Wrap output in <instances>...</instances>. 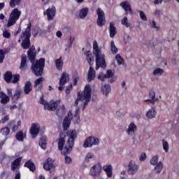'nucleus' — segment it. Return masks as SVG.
Segmentation results:
<instances>
[{"mask_svg":"<svg viewBox=\"0 0 179 179\" xmlns=\"http://www.w3.org/2000/svg\"><path fill=\"white\" fill-rule=\"evenodd\" d=\"M67 136L69 138L67 141V145H65V138L66 136L63 133L60 134V138L58 139V149L61 150L62 155H69L73 147L75 140L76 139V131L70 130L67 131Z\"/></svg>","mask_w":179,"mask_h":179,"instance_id":"nucleus-1","label":"nucleus"},{"mask_svg":"<svg viewBox=\"0 0 179 179\" xmlns=\"http://www.w3.org/2000/svg\"><path fill=\"white\" fill-rule=\"evenodd\" d=\"M28 58L31 61V71L36 76H42L44 72V66L45 65V59L41 58L39 60H36L34 63V59H36V48L31 46L27 52Z\"/></svg>","mask_w":179,"mask_h":179,"instance_id":"nucleus-2","label":"nucleus"},{"mask_svg":"<svg viewBox=\"0 0 179 179\" xmlns=\"http://www.w3.org/2000/svg\"><path fill=\"white\" fill-rule=\"evenodd\" d=\"M90 100H92V89H90V85H87L82 92L78 93V98L74 103L75 107H77L75 115L76 117L79 115V110H80V107H78V104L80 103V104L83 106V110H85Z\"/></svg>","mask_w":179,"mask_h":179,"instance_id":"nucleus-3","label":"nucleus"},{"mask_svg":"<svg viewBox=\"0 0 179 179\" xmlns=\"http://www.w3.org/2000/svg\"><path fill=\"white\" fill-rule=\"evenodd\" d=\"M93 54L96 57V68L95 69L98 71L99 68H103L105 69L107 65L106 64V59L104 58V54L101 52V49L99 48V44L97 41H94L93 42Z\"/></svg>","mask_w":179,"mask_h":179,"instance_id":"nucleus-4","label":"nucleus"},{"mask_svg":"<svg viewBox=\"0 0 179 179\" xmlns=\"http://www.w3.org/2000/svg\"><path fill=\"white\" fill-rule=\"evenodd\" d=\"M30 30H31V23L28 24L27 28L24 31H23L20 36V38H22L21 45L24 50H27L30 48Z\"/></svg>","mask_w":179,"mask_h":179,"instance_id":"nucleus-5","label":"nucleus"},{"mask_svg":"<svg viewBox=\"0 0 179 179\" xmlns=\"http://www.w3.org/2000/svg\"><path fill=\"white\" fill-rule=\"evenodd\" d=\"M39 103L44 106V110H48L49 111H55L57 107H58V101H50V103H49L44 99L43 94L40 97Z\"/></svg>","mask_w":179,"mask_h":179,"instance_id":"nucleus-6","label":"nucleus"},{"mask_svg":"<svg viewBox=\"0 0 179 179\" xmlns=\"http://www.w3.org/2000/svg\"><path fill=\"white\" fill-rule=\"evenodd\" d=\"M20 15H22V12L17 8H15L10 15L8 20L7 27H10V26H13V24L16 23V21L19 20Z\"/></svg>","mask_w":179,"mask_h":179,"instance_id":"nucleus-7","label":"nucleus"},{"mask_svg":"<svg viewBox=\"0 0 179 179\" xmlns=\"http://www.w3.org/2000/svg\"><path fill=\"white\" fill-rule=\"evenodd\" d=\"M96 15L98 18L96 20L97 26L99 27H103L106 24V16L104 15V11L100 8L96 10Z\"/></svg>","mask_w":179,"mask_h":179,"instance_id":"nucleus-8","label":"nucleus"},{"mask_svg":"<svg viewBox=\"0 0 179 179\" xmlns=\"http://www.w3.org/2000/svg\"><path fill=\"white\" fill-rule=\"evenodd\" d=\"M99 143L100 140L99 138L92 136L88 137L84 142L83 148L86 149L87 148H92V146H97V145H99Z\"/></svg>","mask_w":179,"mask_h":179,"instance_id":"nucleus-9","label":"nucleus"},{"mask_svg":"<svg viewBox=\"0 0 179 179\" xmlns=\"http://www.w3.org/2000/svg\"><path fill=\"white\" fill-rule=\"evenodd\" d=\"M100 173H101V164L98 162L91 167L90 174L92 177H94V179H96V177H99Z\"/></svg>","mask_w":179,"mask_h":179,"instance_id":"nucleus-10","label":"nucleus"},{"mask_svg":"<svg viewBox=\"0 0 179 179\" xmlns=\"http://www.w3.org/2000/svg\"><path fill=\"white\" fill-rule=\"evenodd\" d=\"M139 170V165L136 164V162L134 160H131L128 164V173L130 176H134L136 174Z\"/></svg>","mask_w":179,"mask_h":179,"instance_id":"nucleus-11","label":"nucleus"},{"mask_svg":"<svg viewBox=\"0 0 179 179\" xmlns=\"http://www.w3.org/2000/svg\"><path fill=\"white\" fill-rule=\"evenodd\" d=\"M68 82H69V74L66 72H63L59 82V90H62V89H64V86H65Z\"/></svg>","mask_w":179,"mask_h":179,"instance_id":"nucleus-12","label":"nucleus"},{"mask_svg":"<svg viewBox=\"0 0 179 179\" xmlns=\"http://www.w3.org/2000/svg\"><path fill=\"white\" fill-rule=\"evenodd\" d=\"M120 6L122 8V9H124L126 15H130L131 16L134 15V11L132 10L129 1H124L120 3Z\"/></svg>","mask_w":179,"mask_h":179,"instance_id":"nucleus-13","label":"nucleus"},{"mask_svg":"<svg viewBox=\"0 0 179 179\" xmlns=\"http://www.w3.org/2000/svg\"><path fill=\"white\" fill-rule=\"evenodd\" d=\"M40 128H41V127L38 123H33L31 124V127L30 129V134L33 138H37V136L38 135V134L40 132Z\"/></svg>","mask_w":179,"mask_h":179,"instance_id":"nucleus-14","label":"nucleus"},{"mask_svg":"<svg viewBox=\"0 0 179 179\" xmlns=\"http://www.w3.org/2000/svg\"><path fill=\"white\" fill-rule=\"evenodd\" d=\"M72 117V112L69 111L68 115L64 118L63 122V129L64 131H67L71 125V120Z\"/></svg>","mask_w":179,"mask_h":179,"instance_id":"nucleus-15","label":"nucleus"},{"mask_svg":"<svg viewBox=\"0 0 179 179\" xmlns=\"http://www.w3.org/2000/svg\"><path fill=\"white\" fill-rule=\"evenodd\" d=\"M55 7L52 6L51 8H48L45 12L43 13V15H47L48 20H52L55 17L56 13Z\"/></svg>","mask_w":179,"mask_h":179,"instance_id":"nucleus-16","label":"nucleus"},{"mask_svg":"<svg viewBox=\"0 0 179 179\" xmlns=\"http://www.w3.org/2000/svg\"><path fill=\"white\" fill-rule=\"evenodd\" d=\"M22 157H19L18 158H16L14 161L11 162L10 165V170L11 171H15V170H17L19 167H20V163H22Z\"/></svg>","mask_w":179,"mask_h":179,"instance_id":"nucleus-17","label":"nucleus"},{"mask_svg":"<svg viewBox=\"0 0 179 179\" xmlns=\"http://www.w3.org/2000/svg\"><path fill=\"white\" fill-rule=\"evenodd\" d=\"M138 129V127H136V124L135 123L131 122L129 124L128 129L127 130V134L129 135L130 136H132V135L135 134V132H136Z\"/></svg>","mask_w":179,"mask_h":179,"instance_id":"nucleus-18","label":"nucleus"},{"mask_svg":"<svg viewBox=\"0 0 179 179\" xmlns=\"http://www.w3.org/2000/svg\"><path fill=\"white\" fill-rule=\"evenodd\" d=\"M43 82H44V78L41 77L37 78L34 82V87L36 89L37 92L43 89Z\"/></svg>","mask_w":179,"mask_h":179,"instance_id":"nucleus-19","label":"nucleus"},{"mask_svg":"<svg viewBox=\"0 0 179 179\" xmlns=\"http://www.w3.org/2000/svg\"><path fill=\"white\" fill-rule=\"evenodd\" d=\"M95 78H96V71H94V69H93V67L90 66L87 73V82H92V80H93Z\"/></svg>","mask_w":179,"mask_h":179,"instance_id":"nucleus-20","label":"nucleus"},{"mask_svg":"<svg viewBox=\"0 0 179 179\" xmlns=\"http://www.w3.org/2000/svg\"><path fill=\"white\" fill-rule=\"evenodd\" d=\"M43 169H45L46 171H50V169H54V164H52V159L51 158H48L47 162L44 163Z\"/></svg>","mask_w":179,"mask_h":179,"instance_id":"nucleus-21","label":"nucleus"},{"mask_svg":"<svg viewBox=\"0 0 179 179\" xmlns=\"http://www.w3.org/2000/svg\"><path fill=\"white\" fill-rule=\"evenodd\" d=\"M103 169L106 173L107 177L109 178L113 177V166L111 165H105L103 166Z\"/></svg>","mask_w":179,"mask_h":179,"instance_id":"nucleus-22","label":"nucleus"},{"mask_svg":"<svg viewBox=\"0 0 179 179\" xmlns=\"http://www.w3.org/2000/svg\"><path fill=\"white\" fill-rule=\"evenodd\" d=\"M0 99H1L0 101L1 104H8V103H9V101L10 100L9 96L8 95H6L3 92H0Z\"/></svg>","mask_w":179,"mask_h":179,"instance_id":"nucleus-23","label":"nucleus"},{"mask_svg":"<svg viewBox=\"0 0 179 179\" xmlns=\"http://www.w3.org/2000/svg\"><path fill=\"white\" fill-rule=\"evenodd\" d=\"M109 31L110 37L112 38L115 36V34H117V29H115V27L114 26V22L110 23Z\"/></svg>","mask_w":179,"mask_h":179,"instance_id":"nucleus-24","label":"nucleus"},{"mask_svg":"<svg viewBox=\"0 0 179 179\" xmlns=\"http://www.w3.org/2000/svg\"><path fill=\"white\" fill-rule=\"evenodd\" d=\"M55 66L58 71H62V66H64V60H62V57H59L55 60Z\"/></svg>","mask_w":179,"mask_h":179,"instance_id":"nucleus-25","label":"nucleus"},{"mask_svg":"<svg viewBox=\"0 0 179 179\" xmlns=\"http://www.w3.org/2000/svg\"><path fill=\"white\" fill-rule=\"evenodd\" d=\"M87 13H89V8H82L80 10V12H78V16L80 19H85V17L87 16Z\"/></svg>","mask_w":179,"mask_h":179,"instance_id":"nucleus-26","label":"nucleus"},{"mask_svg":"<svg viewBox=\"0 0 179 179\" xmlns=\"http://www.w3.org/2000/svg\"><path fill=\"white\" fill-rule=\"evenodd\" d=\"M147 118L149 120H152V118L156 117V110L155 108L150 109L146 113Z\"/></svg>","mask_w":179,"mask_h":179,"instance_id":"nucleus-27","label":"nucleus"},{"mask_svg":"<svg viewBox=\"0 0 179 179\" xmlns=\"http://www.w3.org/2000/svg\"><path fill=\"white\" fill-rule=\"evenodd\" d=\"M31 90H32L31 83L30 81H28L25 83V85L24 87V94H29V93H30Z\"/></svg>","mask_w":179,"mask_h":179,"instance_id":"nucleus-28","label":"nucleus"},{"mask_svg":"<svg viewBox=\"0 0 179 179\" xmlns=\"http://www.w3.org/2000/svg\"><path fill=\"white\" fill-rule=\"evenodd\" d=\"M46 145H47V137L43 136L42 138H41L39 141V146H41V149H43V150H45Z\"/></svg>","mask_w":179,"mask_h":179,"instance_id":"nucleus-29","label":"nucleus"},{"mask_svg":"<svg viewBox=\"0 0 179 179\" xmlns=\"http://www.w3.org/2000/svg\"><path fill=\"white\" fill-rule=\"evenodd\" d=\"M111 92V87L108 84H106L103 86H102V93L103 94H105V96H107L108 93Z\"/></svg>","mask_w":179,"mask_h":179,"instance_id":"nucleus-30","label":"nucleus"},{"mask_svg":"<svg viewBox=\"0 0 179 179\" xmlns=\"http://www.w3.org/2000/svg\"><path fill=\"white\" fill-rule=\"evenodd\" d=\"M12 78H13V76H12V72H10V71H7L4 74V80L7 83H10V82H12Z\"/></svg>","mask_w":179,"mask_h":179,"instance_id":"nucleus-31","label":"nucleus"},{"mask_svg":"<svg viewBox=\"0 0 179 179\" xmlns=\"http://www.w3.org/2000/svg\"><path fill=\"white\" fill-rule=\"evenodd\" d=\"M85 55H86V59L89 65L92 66V65H93L92 64V61L93 59V56L92 55V52H90V51H87V52H85Z\"/></svg>","mask_w":179,"mask_h":179,"instance_id":"nucleus-32","label":"nucleus"},{"mask_svg":"<svg viewBox=\"0 0 179 179\" xmlns=\"http://www.w3.org/2000/svg\"><path fill=\"white\" fill-rule=\"evenodd\" d=\"M164 73V70H163L162 69L156 68L154 69L152 72V75H154V76H162Z\"/></svg>","mask_w":179,"mask_h":179,"instance_id":"nucleus-33","label":"nucleus"},{"mask_svg":"<svg viewBox=\"0 0 179 179\" xmlns=\"http://www.w3.org/2000/svg\"><path fill=\"white\" fill-rule=\"evenodd\" d=\"M149 96L150 99H151V100H150V103H152V104H155V103L157 101V99H156V92H155L153 90H151L150 91Z\"/></svg>","mask_w":179,"mask_h":179,"instance_id":"nucleus-34","label":"nucleus"},{"mask_svg":"<svg viewBox=\"0 0 179 179\" xmlns=\"http://www.w3.org/2000/svg\"><path fill=\"white\" fill-rule=\"evenodd\" d=\"M24 167H27L31 171H34L36 170V166H34V164L31 162V160L26 162L24 164Z\"/></svg>","mask_w":179,"mask_h":179,"instance_id":"nucleus-35","label":"nucleus"},{"mask_svg":"<svg viewBox=\"0 0 179 179\" xmlns=\"http://www.w3.org/2000/svg\"><path fill=\"white\" fill-rule=\"evenodd\" d=\"M162 170H163V164H162V162H159L156 164L154 171L157 174H159V173L162 172Z\"/></svg>","mask_w":179,"mask_h":179,"instance_id":"nucleus-36","label":"nucleus"},{"mask_svg":"<svg viewBox=\"0 0 179 179\" xmlns=\"http://www.w3.org/2000/svg\"><path fill=\"white\" fill-rule=\"evenodd\" d=\"M57 115H58L59 118H62L63 115H65V106L63 105L59 108L57 111Z\"/></svg>","mask_w":179,"mask_h":179,"instance_id":"nucleus-37","label":"nucleus"},{"mask_svg":"<svg viewBox=\"0 0 179 179\" xmlns=\"http://www.w3.org/2000/svg\"><path fill=\"white\" fill-rule=\"evenodd\" d=\"M15 138L17 140H18L20 142H23L24 138H26V134H24L22 131H19L16 136Z\"/></svg>","mask_w":179,"mask_h":179,"instance_id":"nucleus-38","label":"nucleus"},{"mask_svg":"<svg viewBox=\"0 0 179 179\" xmlns=\"http://www.w3.org/2000/svg\"><path fill=\"white\" fill-rule=\"evenodd\" d=\"M22 94V90L20 89H17L15 90V94L13 95L12 99L13 100H19L20 99V95Z\"/></svg>","mask_w":179,"mask_h":179,"instance_id":"nucleus-39","label":"nucleus"},{"mask_svg":"<svg viewBox=\"0 0 179 179\" xmlns=\"http://www.w3.org/2000/svg\"><path fill=\"white\" fill-rule=\"evenodd\" d=\"M27 59V57L26 56L22 57L20 69H26V67L27 66V64L26 63Z\"/></svg>","mask_w":179,"mask_h":179,"instance_id":"nucleus-40","label":"nucleus"},{"mask_svg":"<svg viewBox=\"0 0 179 179\" xmlns=\"http://www.w3.org/2000/svg\"><path fill=\"white\" fill-rule=\"evenodd\" d=\"M94 157L95 156L94 154H93V152H87L85 155V162L86 163H89V162H90V159H94Z\"/></svg>","mask_w":179,"mask_h":179,"instance_id":"nucleus-41","label":"nucleus"},{"mask_svg":"<svg viewBox=\"0 0 179 179\" xmlns=\"http://www.w3.org/2000/svg\"><path fill=\"white\" fill-rule=\"evenodd\" d=\"M110 50L112 54H117V52H118V49L117 48V46H115L114 41H111L110 42Z\"/></svg>","mask_w":179,"mask_h":179,"instance_id":"nucleus-42","label":"nucleus"},{"mask_svg":"<svg viewBox=\"0 0 179 179\" xmlns=\"http://www.w3.org/2000/svg\"><path fill=\"white\" fill-rule=\"evenodd\" d=\"M73 79L74 82V85H78V80H79V74L78 73V71H73Z\"/></svg>","mask_w":179,"mask_h":179,"instance_id":"nucleus-43","label":"nucleus"},{"mask_svg":"<svg viewBox=\"0 0 179 179\" xmlns=\"http://www.w3.org/2000/svg\"><path fill=\"white\" fill-rule=\"evenodd\" d=\"M73 41H75V36H70L68 40V43L66 45L67 48H71L72 45L73 44Z\"/></svg>","mask_w":179,"mask_h":179,"instance_id":"nucleus-44","label":"nucleus"},{"mask_svg":"<svg viewBox=\"0 0 179 179\" xmlns=\"http://www.w3.org/2000/svg\"><path fill=\"white\" fill-rule=\"evenodd\" d=\"M114 73H115L114 70H108L106 71V73L105 74V78H106V79L113 78L114 76Z\"/></svg>","mask_w":179,"mask_h":179,"instance_id":"nucleus-45","label":"nucleus"},{"mask_svg":"<svg viewBox=\"0 0 179 179\" xmlns=\"http://www.w3.org/2000/svg\"><path fill=\"white\" fill-rule=\"evenodd\" d=\"M1 133L2 135H4V136H8V134H10V129H9V127H4L1 129Z\"/></svg>","mask_w":179,"mask_h":179,"instance_id":"nucleus-46","label":"nucleus"},{"mask_svg":"<svg viewBox=\"0 0 179 179\" xmlns=\"http://www.w3.org/2000/svg\"><path fill=\"white\" fill-rule=\"evenodd\" d=\"M158 162H159V156L155 155L151 159L150 164H152V166H156V164H157Z\"/></svg>","mask_w":179,"mask_h":179,"instance_id":"nucleus-47","label":"nucleus"},{"mask_svg":"<svg viewBox=\"0 0 179 179\" xmlns=\"http://www.w3.org/2000/svg\"><path fill=\"white\" fill-rule=\"evenodd\" d=\"M115 59L117 60L118 65H122V64H124V59H122L120 54H117L115 56Z\"/></svg>","mask_w":179,"mask_h":179,"instance_id":"nucleus-48","label":"nucleus"},{"mask_svg":"<svg viewBox=\"0 0 179 179\" xmlns=\"http://www.w3.org/2000/svg\"><path fill=\"white\" fill-rule=\"evenodd\" d=\"M22 0H10V8H15L16 5H19Z\"/></svg>","mask_w":179,"mask_h":179,"instance_id":"nucleus-49","label":"nucleus"},{"mask_svg":"<svg viewBox=\"0 0 179 179\" xmlns=\"http://www.w3.org/2000/svg\"><path fill=\"white\" fill-rule=\"evenodd\" d=\"M122 24H123V26H126V27H129V26H131V24L128 22V17H124L122 20Z\"/></svg>","mask_w":179,"mask_h":179,"instance_id":"nucleus-50","label":"nucleus"},{"mask_svg":"<svg viewBox=\"0 0 179 179\" xmlns=\"http://www.w3.org/2000/svg\"><path fill=\"white\" fill-rule=\"evenodd\" d=\"M138 13H140V17L141 20L146 22V20H148V17H146V14H145V12L138 10Z\"/></svg>","mask_w":179,"mask_h":179,"instance_id":"nucleus-51","label":"nucleus"},{"mask_svg":"<svg viewBox=\"0 0 179 179\" xmlns=\"http://www.w3.org/2000/svg\"><path fill=\"white\" fill-rule=\"evenodd\" d=\"M3 37L4 38H9L10 37V32L8 29H4L3 31Z\"/></svg>","mask_w":179,"mask_h":179,"instance_id":"nucleus-52","label":"nucleus"},{"mask_svg":"<svg viewBox=\"0 0 179 179\" xmlns=\"http://www.w3.org/2000/svg\"><path fill=\"white\" fill-rule=\"evenodd\" d=\"M162 145H163V149L164 152L167 153L169 152V143L167 141H165L164 140L162 141Z\"/></svg>","mask_w":179,"mask_h":179,"instance_id":"nucleus-53","label":"nucleus"},{"mask_svg":"<svg viewBox=\"0 0 179 179\" xmlns=\"http://www.w3.org/2000/svg\"><path fill=\"white\" fill-rule=\"evenodd\" d=\"M19 79H20V76L19 74L14 75L11 82L12 83H17V82H19Z\"/></svg>","mask_w":179,"mask_h":179,"instance_id":"nucleus-54","label":"nucleus"},{"mask_svg":"<svg viewBox=\"0 0 179 179\" xmlns=\"http://www.w3.org/2000/svg\"><path fill=\"white\" fill-rule=\"evenodd\" d=\"M3 59H5V52L3 50H0V64L3 62Z\"/></svg>","mask_w":179,"mask_h":179,"instance_id":"nucleus-55","label":"nucleus"},{"mask_svg":"<svg viewBox=\"0 0 179 179\" xmlns=\"http://www.w3.org/2000/svg\"><path fill=\"white\" fill-rule=\"evenodd\" d=\"M98 79H99V80H101L102 82H103L104 79H107V78H106V74L101 73L98 76Z\"/></svg>","mask_w":179,"mask_h":179,"instance_id":"nucleus-56","label":"nucleus"},{"mask_svg":"<svg viewBox=\"0 0 179 179\" xmlns=\"http://www.w3.org/2000/svg\"><path fill=\"white\" fill-rule=\"evenodd\" d=\"M140 162H144V160H146V153L142 152L139 157Z\"/></svg>","mask_w":179,"mask_h":179,"instance_id":"nucleus-57","label":"nucleus"},{"mask_svg":"<svg viewBox=\"0 0 179 179\" xmlns=\"http://www.w3.org/2000/svg\"><path fill=\"white\" fill-rule=\"evenodd\" d=\"M154 15L156 17H160V16H162V11L160 10H155V11L154 12Z\"/></svg>","mask_w":179,"mask_h":179,"instance_id":"nucleus-58","label":"nucleus"},{"mask_svg":"<svg viewBox=\"0 0 179 179\" xmlns=\"http://www.w3.org/2000/svg\"><path fill=\"white\" fill-rule=\"evenodd\" d=\"M72 90V84H71L66 89V94H69L71 93V91Z\"/></svg>","mask_w":179,"mask_h":179,"instance_id":"nucleus-59","label":"nucleus"},{"mask_svg":"<svg viewBox=\"0 0 179 179\" xmlns=\"http://www.w3.org/2000/svg\"><path fill=\"white\" fill-rule=\"evenodd\" d=\"M7 94L10 97H13V94H12V89H10V88L7 89Z\"/></svg>","mask_w":179,"mask_h":179,"instance_id":"nucleus-60","label":"nucleus"},{"mask_svg":"<svg viewBox=\"0 0 179 179\" xmlns=\"http://www.w3.org/2000/svg\"><path fill=\"white\" fill-rule=\"evenodd\" d=\"M71 162H72V159H71L70 157L66 156L65 157V162L71 163Z\"/></svg>","mask_w":179,"mask_h":179,"instance_id":"nucleus-61","label":"nucleus"},{"mask_svg":"<svg viewBox=\"0 0 179 179\" xmlns=\"http://www.w3.org/2000/svg\"><path fill=\"white\" fill-rule=\"evenodd\" d=\"M116 115L117 117H124V113H122V112H121V110H118L116 112Z\"/></svg>","mask_w":179,"mask_h":179,"instance_id":"nucleus-62","label":"nucleus"},{"mask_svg":"<svg viewBox=\"0 0 179 179\" xmlns=\"http://www.w3.org/2000/svg\"><path fill=\"white\" fill-rule=\"evenodd\" d=\"M56 36H57V37H59V38H61V37H62V32L61 31H57Z\"/></svg>","mask_w":179,"mask_h":179,"instance_id":"nucleus-63","label":"nucleus"},{"mask_svg":"<svg viewBox=\"0 0 179 179\" xmlns=\"http://www.w3.org/2000/svg\"><path fill=\"white\" fill-rule=\"evenodd\" d=\"M8 120H9V117L8 116H6L2 119V122L3 124H5L6 121H8Z\"/></svg>","mask_w":179,"mask_h":179,"instance_id":"nucleus-64","label":"nucleus"}]
</instances>
